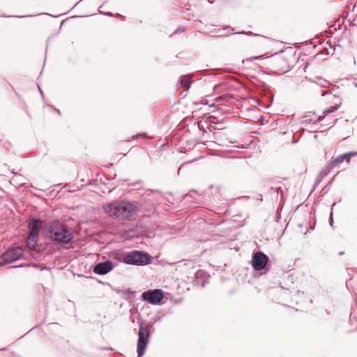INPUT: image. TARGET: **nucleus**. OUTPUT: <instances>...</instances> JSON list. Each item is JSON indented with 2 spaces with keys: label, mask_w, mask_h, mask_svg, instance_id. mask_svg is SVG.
Wrapping results in <instances>:
<instances>
[{
  "label": "nucleus",
  "mask_w": 357,
  "mask_h": 357,
  "mask_svg": "<svg viewBox=\"0 0 357 357\" xmlns=\"http://www.w3.org/2000/svg\"><path fill=\"white\" fill-rule=\"evenodd\" d=\"M178 29H179V28H178V29H177L174 32V33H176L178 32Z\"/></svg>",
  "instance_id": "nucleus-30"
},
{
  "label": "nucleus",
  "mask_w": 357,
  "mask_h": 357,
  "mask_svg": "<svg viewBox=\"0 0 357 357\" xmlns=\"http://www.w3.org/2000/svg\"><path fill=\"white\" fill-rule=\"evenodd\" d=\"M335 205V203H333L332 204V208H331V212L330 213V215H329V223H330V225L331 226H333V208L334 207V206Z\"/></svg>",
  "instance_id": "nucleus-18"
},
{
  "label": "nucleus",
  "mask_w": 357,
  "mask_h": 357,
  "mask_svg": "<svg viewBox=\"0 0 357 357\" xmlns=\"http://www.w3.org/2000/svg\"><path fill=\"white\" fill-rule=\"evenodd\" d=\"M208 278L209 275H207L204 271H197L195 274L194 285L198 287H204L206 284L208 282Z\"/></svg>",
  "instance_id": "nucleus-11"
},
{
  "label": "nucleus",
  "mask_w": 357,
  "mask_h": 357,
  "mask_svg": "<svg viewBox=\"0 0 357 357\" xmlns=\"http://www.w3.org/2000/svg\"><path fill=\"white\" fill-rule=\"evenodd\" d=\"M270 67L278 74H282L289 70L290 66L287 60L282 56L278 55L268 61Z\"/></svg>",
  "instance_id": "nucleus-6"
},
{
  "label": "nucleus",
  "mask_w": 357,
  "mask_h": 357,
  "mask_svg": "<svg viewBox=\"0 0 357 357\" xmlns=\"http://www.w3.org/2000/svg\"><path fill=\"white\" fill-rule=\"evenodd\" d=\"M38 238H31V236H28L26 241L27 248L30 250H35L36 248Z\"/></svg>",
  "instance_id": "nucleus-16"
},
{
  "label": "nucleus",
  "mask_w": 357,
  "mask_h": 357,
  "mask_svg": "<svg viewBox=\"0 0 357 357\" xmlns=\"http://www.w3.org/2000/svg\"><path fill=\"white\" fill-rule=\"evenodd\" d=\"M103 210L109 217L120 220H126L135 213V206L123 201L107 204L103 206Z\"/></svg>",
  "instance_id": "nucleus-2"
},
{
  "label": "nucleus",
  "mask_w": 357,
  "mask_h": 357,
  "mask_svg": "<svg viewBox=\"0 0 357 357\" xmlns=\"http://www.w3.org/2000/svg\"><path fill=\"white\" fill-rule=\"evenodd\" d=\"M113 268V264L110 260L97 264L93 267V272L98 275H105Z\"/></svg>",
  "instance_id": "nucleus-10"
},
{
  "label": "nucleus",
  "mask_w": 357,
  "mask_h": 357,
  "mask_svg": "<svg viewBox=\"0 0 357 357\" xmlns=\"http://www.w3.org/2000/svg\"><path fill=\"white\" fill-rule=\"evenodd\" d=\"M150 333L147 327L141 326L138 332V341L137 346V353L138 357H142L145 351L146 346L149 343Z\"/></svg>",
  "instance_id": "nucleus-5"
},
{
  "label": "nucleus",
  "mask_w": 357,
  "mask_h": 357,
  "mask_svg": "<svg viewBox=\"0 0 357 357\" xmlns=\"http://www.w3.org/2000/svg\"><path fill=\"white\" fill-rule=\"evenodd\" d=\"M357 155V152L351 151L347 152L345 153H343L342 155H340L337 156L336 158H333L331 162L329 163L328 166L331 167V169L335 168L337 167L340 164L343 162V161L346 159H349L351 157Z\"/></svg>",
  "instance_id": "nucleus-12"
},
{
  "label": "nucleus",
  "mask_w": 357,
  "mask_h": 357,
  "mask_svg": "<svg viewBox=\"0 0 357 357\" xmlns=\"http://www.w3.org/2000/svg\"><path fill=\"white\" fill-rule=\"evenodd\" d=\"M328 92L327 91H323V93H321V96H325Z\"/></svg>",
  "instance_id": "nucleus-26"
},
{
  "label": "nucleus",
  "mask_w": 357,
  "mask_h": 357,
  "mask_svg": "<svg viewBox=\"0 0 357 357\" xmlns=\"http://www.w3.org/2000/svg\"><path fill=\"white\" fill-rule=\"evenodd\" d=\"M44 222L38 219L33 218L28 224L29 230L28 236H31V238H38L40 230H43Z\"/></svg>",
  "instance_id": "nucleus-9"
},
{
  "label": "nucleus",
  "mask_w": 357,
  "mask_h": 357,
  "mask_svg": "<svg viewBox=\"0 0 357 357\" xmlns=\"http://www.w3.org/2000/svg\"><path fill=\"white\" fill-rule=\"evenodd\" d=\"M43 235L58 244L68 245L73 243L74 239L73 229L57 219L44 222Z\"/></svg>",
  "instance_id": "nucleus-1"
},
{
  "label": "nucleus",
  "mask_w": 357,
  "mask_h": 357,
  "mask_svg": "<svg viewBox=\"0 0 357 357\" xmlns=\"http://www.w3.org/2000/svg\"><path fill=\"white\" fill-rule=\"evenodd\" d=\"M141 135H145V134H137V135L133 136L132 139H137V137H139Z\"/></svg>",
  "instance_id": "nucleus-20"
},
{
  "label": "nucleus",
  "mask_w": 357,
  "mask_h": 357,
  "mask_svg": "<svg viewBox=\"0 0 357 357\" xmlns=\"http://www.w3.org/2000/svg\"><path fill=\"white\" fill-rule=\"evenodd\" d=\"M191 76L183 75L180 80V84L183 87L185 91H188L190 87Z\"/></svg>",
  "instance_id": "nucleus-15"
},
{
  "label": "nucleus",
  "mask_w": 357,
  "mask_h": 357,
  "mask_svg": "<svg viewBox=\"0 0 357 357\" xmlns=\"http://www.w3.org/2000/svg\"><path fill=\"white\" fill-rule=\"evenodd\" d=\"M268 262V257L261 252L254 254L252 259V267L256 271L263 270Z\"/></svg>",
  "instance_id": "nucleus-8"
},
{
  "label": "nucleus",
  "mask_w": 357,
  "mask_h": 357,
  "mask_svg": "<svg viewBox=\"0 0 357 357\" xmlns=\"http://www.w3.org/2000/svg\"><path fill=\"white\" fill-rule=\"evenodd\" d=\"M260 56H254V57H252L250 59H249V60H252V59H259Z\"/></svg>",
  "instance_id": "nucleus-22"
},
{
  "label": "nucleus",
  "mask_w": 357,
  "mask_h": 357,
  "mask_svg": "<svg viewBox=\"0 0 357 357\" xmlns=\"http://www.w3.org/2000/svg\"><path fill=\"white\" fill-rule=\"evenodd\" d=\"M239 34H245L246 33L245 31L238 32Z\"/></svg>",
  "instance_id": "nucleus-27"
},
{
  "label": "nucleus",
  "mask_w": 357,
  "mask_h": 357,
  "mask_svg": "<svg viewBox=\"0 0 357 357\" xmlns=\"http://www.w3.org/2000/svg\"><path fill=\"white\" fill-rule=\"evenodd\" d=\"M164 298L163 291L161 289H149L142 293V299L152 305H160Z\"/></svg>",
  "instance_id": "nucleus-7"
},
{
  "label": "nucleus",
  "mask_w": 357,
  "mask_h": 357,
  "mask_svg": "<svg viewBox=\"0 0 357 357\" xmlns=\"http://www.w3.org/2000/svg\"><path fill=\"white\" fill-rule=\"evenodd\" d=\"M104 14H105V15H107V16H109V17L113 16V14H112V13H110V12H107V13H104Z\"/></svg>",
  "instance_id": "nucleus-21"
},
{
  "label": "nucleus",
  "mask_w": 357,
  "mask_h": 357,
  "mask_svg": "<svg viewBox=\"0 0 357 357\" xmlns=\"http://www.w3.org/2000/svg\"><path fill=\"white\" fill-rule=\"evenodd\" d=\"M24 254L22 248L20 246L8 249L0 256V266L14 262L19 259Z\"/></svg>",
  "instance_id": "nucleus-4"
},
{
  "label": "nucleus",
  "mask_w": 357,
  "mask_h": 357,
  "mask_svg": "<svg viewBox=\"0 0 357 357\" xmlns=\"http://www.w3.org/2000/svg\"><path fill=\"white\" fill-rule=\"evenodd\" d=\"M271 190L276 192L277 194L279 193L280 191L282 192L281 187H271Z\"/></svg>",
  "instance_id": "nucleus-19"
},
{
  "label": "nucleus",
  "mask_w": 357,
  "mask_h": 357,
  "mask_svg": "<svg viewBox=\"0 0 357 357\" xmlns=\"http://www.w3.org/2000/svg\"><path fill=\"white\" fill-rule=\"evenodd\" d=\"M354 85L357 88V82H354Z\"/></svg>",
  "instance_id": "nucleus-28"
},
{
  "label": "nucleus",
  "mask_w": 357,
  "mask_h": 357,
  "mask_svg": "<svg viewBox=\"0 0 357 357\" xmlns=\"http://www.w3.org/2000/svg\"><path fill=\"white\" fill-rule=\"evenodd\" d=\"M102 7V6H100L99 7V8H98V11H99L100 13H102V11H101V10H102V8H101Z\"/></svg>",
  "instance_id": "nucleus-24"
},
{
  "label": "nucleus",
  "mask_w": 357,
  "mask_h": 357,
  "mask_svg": "<svg viewBox=\"0 0 357 357\" xmlns=\"http://www.w3.org/2000/svg\"><path fill=\"white\" fill-rule=\"evenodd\" d=\"M54 110L58 114H60V111L56 108H54Z\"/></svg>",
  "instance_id": "nucleus-23"
},
{
  "label": "nucleus",
  "mask_w": 357,
  "mask_h": 357,
  "mask_svg": "<svg viewBox=\"0 0 357 357\" xmlns=\"http://www.w3.org/2000/svg\"><path fill=\"white\" fill-rule=\"evenodd\" d=\"M38 89H39V91H40V94L43 96L42 91H41V89H40V88L39 86H38Z\"/></svg>",
  "instance_id": "nucleus-29"
},
{
  "label": "nucleus",
  "mask_w": 357,
  "mask_h": 357,
  "mask_svg": "<svg viewBox=\"0 0 357 357\" xmlns=\"http://www.w3.org/2000/svg\"><path fill=\"white\" fill-rule=\"evenodd\" d=\"M331 167L327 165L324 167L319 173L318 176L316 178V183H320L331 171Z\"/></svg>",
  "instance_id": "nucleus-14"
},
{
  "label": "nucleus",
  "mask_w": 357,
  "mask_h": 357,
  "mask_svg": "<svg viewBox=\"0 0 357 357\" xmlns=\"http://www.w3.org/2000/svg\"><path fill=\"white\" fill-rule=\"evenodd\" d=\"M102 7V6H100L99 7V8H98V11H99L100 13H102V11H101V10H102V8H101Z\"/></svg>",
  "instance_id": "nucleus-25"
},
{
  "label": "nucleus",
  "mask_w": 357,
  "mask_h": 357,
  "mask_svg": "<svg viewBox=\"0 0 357 357\" xmlns=\"http://www.w3.org/2000/svg\"><path fill=\"white\" fill-rule=\"evenodd\" d=\"M151 261L150 255L138 250L128 252L123 257V262L128 265L142 266L149 264Z\"/></svg>",
  "instance_id": "nucleus-3"
},
{
  "label": "nucleus",
  "mask_w": 357,
  "mask_h": 357,
  "mask_svg": "<svg viewBox=\"0 0 357 357\" xmlns=\"http://www.w3.org/2000/svg\"><path fill=\"white\" fill-rule=\"evenodd\" d=\"M339 108V105H335L334 106H331L327 109H326L324 112H323V115L321 116H319L317 119H314L313 121L314 122H316V121H319L322 119H324L325 118V116H326L328 114H331V113H333L335 112H336L337 110V109ZM310 121H312V119H310Z\"/></svg>",
  "instance_id": "nucleus-13"
},
{
  "label": "nucleus",
  "mask_w": 357,
  "mask_h": 357,
  "mask_svg": "<svg viewBox=\"0 0 357 357\" xmlns=\"http://www.w3.org/2000/svg\"><path fill=\"white\" fill-rule=\"evenodd\" d=\"M326 83V80L322 78H318L317 82H313V85H317L321 87L324 86Z\"/></svg>",
  "instance_id": "nucleus-17"
}]
</instances>
